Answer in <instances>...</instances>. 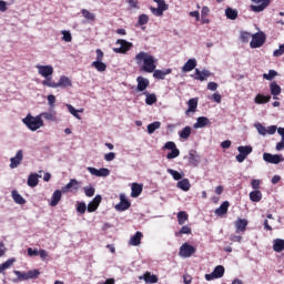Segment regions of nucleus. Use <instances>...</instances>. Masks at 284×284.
<instances>
[{"instance_id": "nucleus-22", "label": "nucleus", "mask_w": 284, "mask_h": 284, "mask_svg": "<svg viewBox=\"0 0 284 284\" xmlns=\"http://www.w3.org/2000/svg\"><path fill=\"white\" fill-rule=\"evenodd\" d=\"M270 91H271V94L273 95V99L276 100L278 99V94H281L282 89H281V85L276 83V81H273L270 83Z\"/></svg>"}, {"instance_id": "nucleus-36", "label": "nucleus", "mask_w": 284, "mask_h": 284, "mask_svg": "<svg viewBox=\"0 0 284 284\" xmlns=\"http://www.w3.org/2000/svg\"><path fill=\"white\" fill-rule=\"evenodd\" d=\"M250 199L253 203H258L263 199V193L260 190L252 191L250 193Z\"/></svg>"}, {"instance_id": "nucleus-15", "label": "nucleus", "mask_w": 284, "mask_h": 284, "mask_svg": "<svg viewBox=\"0 0 284 284\" xmlns=\"http://www.w3.org/2000/svg\"><path fill=\"white\" fill-rule=\"evenodd\" d=\"M88 172L93 176H110V171L105 168L98 170L97 168L89 166Z\"/></svg>"}, {"instance_id": "nucleus-6", "label": "nucleus", "mask_w": 284, "mask_h": 284, "mask_svg": "<svg viewBox=\"0 0 284 284\" xmlns=\"http://www.w3.org/2000/svg\"><path fill=\"white\" fill-rule=\"evenodd\" d=\"M252 146L251 145H245V146H239L237 152H240L239 155H236V161L239 163H243L252 154Z\"/></svg>"}, {"instance_id": "nucleus-35", "label": "nucleus", "mask_w": 284, "mask_h": 284, "mask_svg": "<svg viewBox=\"0 0 284 284\" xmlns=\"http://www.w3.org/2000/svg\"><path fill=\"white\" fill-rule=\"evenodd\" d=\"M91 67L95 68L98 72H105V70H108V64H105L103 61H93Z\"/></svg>"}, {"instance_id": "nucleus-59", "label": "nucleus", "mask_w": 284, "mask_h": 284, "mask_svg": "<svg viewBox=\"0 0 284 284\" xmlns=\"http://www.w3.org/2000/svg\"><path fill=\"white\" fill-rule=\"evenodd\" d=\"M67 108H68L70 114H72V116L81 120V115H79V111H77V109H74V106H72V104H67Z\"/></svg>"}, {"instance_id": "nucleus-1", "label": "nucleus", "mask_w": 284, "mask_h": 284, "mask_svg": "<svg viewBox=\"0 0 284 284\" xmlns=\"http://www.w3.org/2000/svg\"><path fill=\"white\" fill-rule=\"evenodd\" d=\"M135 62L138 65H142L141 67L142 72H148L149 74H152V72L156 70V59L154 58V55L145 51H140L135 55Z\"/></svg>"}, {"instance_id": "nucleus-45", "label": "nucleus", "mask_w": 284, "mask_h": 284, "mask_svg": "<svg viewBox=\"0 0 284 284\" xmlns=\"http://www.w3.org/2000/svg\"><path fill=\"white\" fill-rule=\"evenodd\" d=\"M81 14L84 17V19H87V21H97V17L94 16V13L90 12L87 9H82Z\"/></svg>"}, {"instance_id": "nucleus-28", "label": "nucleus", "mask_w": 284, "mask_h": 284, "mask_svg": "<svg viewBox=\"0 0 284 284\" xmlns=\"http://www.w3.org/2000/svg\"><path fill=\"white\" fill-rule=\"evenodd\" d=\"M196 68V59H189L182 67V72H192Z\"/></svg>"}, {"instance_id": "nucleus-14", "label": "nucleus", "mask_w": 284, "mask_h": 284, "mask_svg": "<svg viewBox=\"0 0 284 284\" xmlns=\"http://www.w3.org/2000/svg\"><path fill=\"white\" fill-rule=\"evenodd\" d=\"M101 201H103V197L101 195H95L87 206L88 212H97V210H99V205H101Z\"/></svg>"}, {"instance_id": "nucleus-55", "label": "nucleus", "mask_w": 284, "mask_h": 284, "mask_svg": "<svg viewBox=\"0 0 284 284\" xmlns=\"http://www.w3.org/2000/svg\"><path fill=\"white\" fill-rule=\"evenodd\" d=\"M84 194L85 196L92 197L94 196V193L97 192V190L94 189V186L90 185V186H84L83 187Z\"/></svg>"}, {"instance_id": "nucleus-49", "label": "nucleus", "mask_w": 284, "mask_h": 284, "mask_svg": "<svg viewBox=\"0 0 284 284\" xmlns=\"http://www.w3.org/2000/svg\"><path fill=\"white\" fill-rule=\"evenodd\" d=\"M166 172L173 176L174 181H181V179H183V174L179 173V171L168 169Z\"/></svg>"}, {"instance_id": "nucleus-21", "label": "nucleus", "mask_w": 284, "mask_h": 284, "mask_svg": "<svg viewBox=\"0 0 284 284\" xmlns=\"http://www.w3.org/2000/svg\"><path fill=\"white\" fill-rule=\"evenodd\" d=\"M189 163L190 165H193V168H196L199 163H201V156H199V153L196 151L192 150L189 153Z\"/></svg>"}, {"instance_id": "nucleus-17", "label": "nucleus", "mask_w": 284, "mask_h": 284, "mask_svg": "<svg viewBox=\"0 0 284 284\" xmlns=\"http://www.w3.org/2000/svg\"><path fill=\"white\" fill-rule=\"evenodd\" d=\"M136 83H138V87H136L138 92H145V90H148L150 85V80L143 77H138Z\"/></svg>"}, {"instance_id": "nucleus-23", "label": "nucleus", "mask_w": 284, "mask_h": 284, "mask_svg": "<svg viewBox=\"0 0 284 284\" xmlns=\"http://www.w3.org/2000/svg\"><path fill=\"white\" fill-rule=\"evenodd\" d=\"M141 239H143V233L138 231L133 236H131L129 245H132L133 247L141 245Z\"/></svg>"}, {"instance_id": "nucleus-41", "label": "nucleus", "mask_w": 284, "mask_h": 284, "mask_svg": "<svg viewBox=\"0 0 284 284\" xmlns=\"http://www.w3.org/2000/svg\"><path fill=\"white\" fill-rule=\"evenodd\" d=\"M187 219H190V215H187V213L185 211H180L178 213L179 225H185V221H187Z\"/></svg>"}, {"instance_id": "nucleus-9", "label": "nucleus", "mask_w": 284, "mask_h": 284, "mask_svg": "<svg viewBox=\"0 0 284 284\" xmlns=\"http://www.w3.org/2000/svg\"><path fill=\"white\" fill-rule=\"evenodd\" d=\"M263 160L266 163H272L273 165H278V163H283L284 158H283V155H278V154L264 153Z\"/></svg>"}, {"instance_id": "nucleus-24", "label": "nucleus", "mask_w": 284, "mask_h": 284, "mask_svg": "<svg viewBox=\"0 0 284 284\" xmlns=\"http://www.w3.org/2000/svg\"><path fill=\"white\" fill-rule=\"evenodd\" d=\"M230 209V202L229 201H224L220 207H217L215 210V214L216 216H225V214H227V210Z\"/></svg>"}, {"instance_id": "nucleus-43", "label": "nucleus", "mask_w": 284, "mask_h": 284, "mask_svg": "<svg viewBox=\"0 0 284 284\" xmlns=\"http://www.w3.org/2000/svg\"><path fill=\"white\" fill-rule=\"evenodd\" d=\"M145 94V103L146 105H154V103H156V94L154 93H148V92H144Z\"/></svg>"}, {"instance_id": "nucleus-53", "label": "nucleus", "mask_w": 284, "mask_h": 284, "mask_svg": "<svg viewBox=\"0 0 284 284\" xmlns=\"http://www.w3.org/2000/svg\"><path fill=\"white\" fill-rule=\"evenodd\" d=\"M41 272L39 270H31L27 272V278L30 281V278H39Z\"/></svg>"}, {"instance_id": "nucleus-20", "label": "nucleus", "mask_w": 284, "mask_h": 284, "mask_svg": "<svg viewBox=\"0 0 284 284\" xmlns=\"http://www.w3.org/2000/svg\"><path fill=\"white\" fill-rule=\"evenodd\" d=\"M55 88H72V80L70 78L62 75L59 81L55 82Z\"/></svg>"}, {"instance_id": "nucleus-37", "label": "nucleus", "mask_w": 284, "mask_h": 284, "mask_svg": "<svg viewBox=\"0 0 284 284\" xmlns=\"http://www.w3.org/2000/svg\"><path fill=\"white\" fill-rule=\"evenodd\" d=\"M273 250L274 252L281 253L284 251V240L276 239L273 242Z\"/></svg>"}, {"instance_id": "nucleus-31", "label": "nucleus", "mask_w": 284, "mask_h": 284, "mask_svg": "<svg viewBox=\"0 0 284 284\" xmlns=\"http://www.w3.org/2000/svg\"><path fill=\"white\" fill-rule=\"evenodd\" d=\"M225 16L231 21H236V19H239V11L229 7L225 9Z\"/></svg>"}, {"instance_id": "nucleus-64", "label": "nucleus", "mask_w": 284, "mask_h": 284, "mask_svg": "<svg viewBox=\"0 0 284 284\" xmlns=\"http://www.w3.org/2000/svg\"><path fill=\"white\" fill-rule=\"evenodd\" d=\"M114 159H116V153L114 152H110L104 155L105 161H114Z\"/></svg>"}, {"instance_id": "nucleus-25", "label": "nucleus", "mask_w": 284, "mask_h": 284, "mask_svg": "<svg viewBox=\"0 0 284 284\" xmlns=\"http://www.w3.org/2000/svg\"><path fill=\"white\" fill-rule=\"evenodd\" d=\"M189 109L185 111V114H190V112H196V108H199V98H192L187 101Z\"/></svg>"}, {"instance_id": "nucleus-34", "label": "nucleus", "mask_w": 284, "mask_h": 284, "mask_svg": "<svg viewBox=\"0 0 284 284\" xmlns=\"http://www.w3.org/2000/svg\"><path fill=\"white\" fill-rule=\"evenodd\" d=\"M39 116L40 119H45V121H57V112L54 111L42 112Z\"/></svg>"}, {"instance_id": "nucleus-3", "label": "nucleus", "mask_w": 284, "mask_h": 284, "mask_svg": "<svg viewBox=\"0 0 284 284\" xmlns=\"http://www.w3.org/2000/svg\"><path fill=\"white\" fill-rule=\"evenodd\" d=\"M115 44L120 45V48H113V52H115V54H128V52H130V50L134 48V44L132 42L123 39H118Z\"/></svg>"}, {"instance_id": "nucleus-5", "label": "nucleus", "mask_w": 284, "mask_h": 284, "mask_svg": "<svg viewBox=\"0 0 284 284\" xmlns=\"http://www.w3.org/2000/svg\"><path fill=\"white\" fill-rule=\"evenodd\" d=\"M267 37L264 32H256L252 36V40L250 42V47L253 49L262 48V45L265 43V40Z\"/></svg>"}, {"instance_id": "nucleus-7", "label": "nucleus", "mask_w": 284, "mask_h": 284, "mask_svg": "<svg viewBox=\"0 0 284 284\" xmlns=\"http://www.w3.org/2000/svg\"><path fill=\"white\" fill-rule=\"evenodd\" d=\"M192 254H196V247L192 246L187 242L180 247V256L183 258H190Z\"/></svg>"}, {"instance_id": "nucleus-63", "label": "nucleus", "mask_w": 284, "mask_h": 284, "mask_svg": "<svg viewBox=\"0 0 284 284\" xmlns=\"http://www.w3.org/2000/svg\"><path fill=\"white\" fill-rule=\"evenodd\" d=\"M47 100H48L49 105L51 108H54V103H57V97L50 94V95H48Z\"/></svg>"}, {"instance_id": "nucleus-44", "label": "nucleus", "mask_w": 284, "mask_h": 284, "mask_svg": "<svg viewBox=\"0 0 284 284\" xmlns=\"http://www.w3.org/2000/svg\"><path fill=\"white\" fill-rule=\"evenodd\" d=\"M159 129H161V122L155 121L148 125V133L154 134V132H156V130H159Z\"/></svg>"}, {"instance_id": "nucleus-16", "label": "nucleus", "mask_w": 284, "mask_h": 284, "mask_svg": "<svg viewBox=\"0 0 284 284\" xmlns=\"http://www.w3.org/2000/svg\"><path fill=\"white\" fill-rule=\"evenodd\" d=\"M10 161H11V164H10L11 170H14V168H19V165H21V161H23V151L19 150L16 156L11 158Z\"/></svg>"}, {"instance_id": "nucleus-26", "label": "nucleus", "mask_w": 284, "mask_h": 284, "mask_svg": "<svg viewBox=\"0 0 284 284\" xmlns=\"http://www.w3.org/2000/svg\"><path fill=\"white\" fill-rule=\"evenodd\" d=\"M61 190H55L51 196V202L50 205L51 207H57V205H59V202L61 201Z\"/></svg>"}, {"instance_id": "nucleus-32", "label": "nucleus", "mask_w": 284, "mask_h": 284, "mask_svg": "<svg viewBox=\"0 0 284 284\" xmlns=\"http://www.w3.org/2000/svg\"><path fill=\"white\" fill-rule=\"evenodd\" d=\"M16 262L17 258L12 257L0 264V274H3L6 270H10V267H12V265H14Z\"/></svg>"}, {"instance_id": "nucleus-61", "label": "nucleus", "mask_w": 284, "mask_h": 284, "mask_svg": "<svg viewBox=\"0 0 284 284\" xmlns=\"http://www.w3.org/2000/svg\"><path fill=\"white\" fill-rule=\"evenodd\" d=\"M85 210H88V206L85 205V202H80L77 206V211L80 214H83L85 212Z\"/></svg>"}, {"instance_id": "nucleus-2", "label": "nucleus", "mask_w": 284, "mask_h": 284, "mask_svg": "<svg viewBox=\"0 0 284 284\" xmlns=\"http://www.w3.org/2000/svg\"><path fill=\"white\" fill-rule=\"evenodd\" d=\"M22 123H24L31 132H37V130L43 128V120L41 119V115L32 116V114H28L22 120Z\"/></svg>"}, {"instance_id": "nucleus-4", "label": "nucleus", "mask_w": 284, "mask_h": 284, "mask_svg": "<svg viewBox=\"0 0 284 284\" xmlns=\"http://www.w3.org/2000/svg\"><path fill=\"white\" fill-rule=\"evenodd\" d=\"M162 150H171V152L166 154V159L169 160L176 159L181 154V151L179 150V148H176V143H174L173 141L166 142Z\"/></svg>"}, {"instance_id": "nucleus-56", "label": "nucleus", "mask_w": 284, "mask_h": 284, "mask_svg": "<svg viewBox=\"0 0 284 284\" xmlns=\"http://www.w3.org/2000/svg\"><path fill=\"white\" fill-rule=\"evenodd\" d=\"M42 85H47V88H57V82L52 81V77H48L42 81Z\"/></svg>"}, {"instance_id": "nucleus-30", "label": "nucleus", "mask_w": 284, "mask_h": 284, "mask_svg": "<svg viewBox=\"0 0 284 284\" xmlns=\"http://www.w3.org/2000/svg\"><path fill=\"white\" fill-rule=\"evenodd\" d=\"M176 187H179L183 192H190L192 184H190L189 179H182L180 182H178Z\"/></svg>"}, {"instance_id": "nucleus-52", "label": "nucleus", "mask_w": 284, "mask_h": 284, "mask_svg": "<svg viewBox=\"0 0 284 284\" xmlns=\"http://www.w3.org/2000/svg\"><path fill=\"white\" fill-rule=\"evenodd\" d=\"M150 21V17L148 14L143 13L139 16L138 24L139 26H148V22Z\"/></svg>"}, {"instance_id": "nucleus-54", "label": "nucleus", "mask_w": 284, "mask_h": 284, "mask_svg": "<svg viewBox=\"0 0 284 284\" xmlns=\"http://www.w3.org/2000/svg\"><path fill=\"white\" fill-rule=\"evenodd\" d=\"M275 77H278V72L274 70H270L268 73L263 74V79H265L266 81H272Z\"/></svg>"}, {"instance_id": "nucleus-19", "label": "nucleus", "mask_w": 284, "mask_h": 284, "mask_svg": "<svg viewBox=\"0 0 284 284\" xmlns=\"http://www.w3.org/2000/svg\"><path fill=\"white\" fill-rule=\"evenodd\" d=\"M142 192H143V184L133 183L131 185V196H132V199H136V197L141 196Z\"/></svg>"}, {"instance_id": "nucleus-51", "label": "nucleus", "mask_w": 284, "mask_h": 284, "mask_svg": "<svg viewBox=\"0 0 284 284\" xmlns=\"http://www.w3.org/2000/svg\"><path fill=\"white\" fill-rule=\"evenodd\" d=\"M150 10L152 14H154L155 17H163V12H165L166 9H163L161 7H158V8L150 7Z\"/></svg>"}, {"instance_id": "nucleus-8", "label": "nucleus", "mask_w": 284, "mask_h": 284, "mask_svg": "<svg viewBox=\"0 0 284 284\" xmlns=\"http://www.w3.org/2000/svg\"><path fill=\"white\" fill-rule=\"evenodd\" d=\"M36 68L38 70V74L44 79H48V77H52V74H54V68L52 65L37 64Z\"/></svg>"}, {"instance_id": "nucleus-58", "label": "nucleus", "mask_w": 284, "mask_h": 284, "mask_svg": "<svg viewBox=\"0 0 284 284\" xmlns=\"http://www.w3.org/2000/svg\"><path fill=\"white\" fill-rule=\"evenodd\" d=\"M61 34H63L62 41H65V43H70L72 41V33H70V31L63 30L61 31Z\"/></svg>"}, {"instance_id": "nucleus-47", "label": "nucleus", "mask_w": 284, "mask_h": 284, "mask_svg": "<svg viewBox=\"0 0 284 284\" xmlns=\"http://www.w3.org/2000/svg\"><path fill=\"white\" fill-rule=\"evenodd\" d=\"M213 273L215 274V277L217 278H223L224 274H225V267L223 265H217Z\"/></svg>"}, {"instance_id": "nucleus-12", "label": "nucleus", "mask_w": 284, "mask_h": 284, "mask_svg": "<svg viewBox=\"0 0 284 284\" xmlns=\"http://www.w3.org/2000/svg\"><path fill=\"white\" fill-rule=\"evenodd\" d=\"M132 204L130 203V201H128V199H125L124 194H120V203L115 205V210L118 212H125V210H130V206Z\"/></svg>"}, {"instance_id": "nucleus-62", "label": "nucleus", "mask_w": 284, "mask_h": 284, "mask_svg": "<svg viewBox=\"0 0 284 284\" xmlns=\"http://www.w3.org/2000/svg\"><path fill=\"white\" fill-rule=\"evenodd\" d=\"M155 3H158V8H162L164 10H168L169 6L165 3V0H153Z\"/></svg>"}, {"instance_id": "nucleus-42", "label": "nucleus", "mask_w": 284, "mask_h": 284, "mask_svg": "<svg viewBox=\"0 0 284 284\" xmlns=\"http://www.w3.org/2000/svg\"><path fill=\"white\" fill-rule=\"evenodd\" d=\"M191 134H192V128L185 126L180 131V139H184V141H187Z\"/></svg>"}, {"instance_id": "nucleus-60", "label": "nucleus", "mask_w": 284, "mask_h": 284, "mask_svg": "<svg viewBox=\"0 0 284 284\" xmlns=\"http://www.w3.org/2000/svg\"><path fill=\"white\" fill-rule=\"evenodd\" d=\"M284 54V43L280 45L278 49H276L274 52H273V57H283Z\"/></svg>"}, {"instance_id": "nucleus-39", "label": "nucleus", "mask_w": 284, "mask_h": 284, "mask_svg": "<svg viewBox=\"0 0 284 284\" xmlns=\"http://www.w3.org/2000/svg\"><path fill=\"white\" fill-rule=\"evenodd\" d=\"M143 278L145 283H159V277L155 274H151L150 272L144 273Z\"/></svg>"}, {"instance_id": "nucleus-11", "label": "nucleus", "mask_w": 284, "mask_h": 284, "mask_svg": "<svg viewBox=\"0 0 284 284\" xmlns=\"http://www.w3.org/2000/svg\"><path fill=\"white\" fill-rule=\"evenodd\" d=\"M209 77H212V72H210L207 69H203L202 71L195 69V73L192 75L195 81H207Z\"/></svg>"}, {"instance_id": "nucleus-40", "label": "nucleus", "mask_w": 284, "mask_h": 284, "mask_svg": "<svg viewBox=\"0 0 284 284\" xmlns=\"http://www.w3.org/2000/svg\"><path fill=\"white\" fill-rule=\"evenodd\" d=\"M72 187L74 190H79V181L74 179L70 180V182L64 187H62V192H68V190H72Z\"/></svg>"}, {"instance_id": "nucleus-29", "label": "nucleus", "mask_w": 284, "mask_h": 284, "mask_svg": "<svg viewBox=\"0 0 284 284\" xmlns=\"http://www.w3.org/2000/svg\"><path fill=\"white\" fill-rule=\"evenodd\" d=\"M272 100V95H263L261 93H258L254 101L257 105H263L265 103H270V101Z\"/></svg>"}, {"instance_id": "nucleus-27", "label": "nucleus", "mask_w": 284, "mask_h": 284, "mask_svg": "<svg viewBox=\"0 0 284 284\" xmlns=\"http://www.w3.org/2000/svg\"><path fill=\"white\" fill-rule=\"evenodd\" d=\"M168 74H172V69H166L165 71L154 69L153 71L154 79H159L161 81H163Z\"/></svg>"}, {"instance_id": "nucleus-38", "label": "nucleus", "mask_w": 284, "mask_h": 284, "mask_svg": "<svg viewBox=\"0 0 284 284\" xmlns=\"http://www.w3.org/2000/svg\"><path fill=\"white\" fill-rule=\"evenodd\" d=\"M11 195H12L14 203H17L18 205H26V199H23V196H21V194H19V192L12 191Z\"/></svg>"}, {"instance_id": "nucleus-50", "label": "nucleus", "mask_w": 284, "mask_h": 284, "mask_svg": "<svg viewBox=\"0 0 284 284\" xmlns=\"http://www.w3.org/2000/svg\"><path fill=\"white\" fill-rule=\"evenodd\" d=\"M183 234H192V229L187 225H184L179 232H175V236H183Z\"/></svg>"}, {"instance_id": "nucleus-18", "label": "nucleus", "mask_w": 284, "mask_h": 284, "mask_svg": "<svg viewBox=\"0 0 284 284\" xmlns=\"http://www.w3.org/2000/svg\"><path fill=\"white\" fill-rule=\"evenodd\" d=\"M212 122H210V119L205 118V116H200L196 120V123L193 124V128L195 130H199L201 128H207V125H211Z\"/></svg>"}, {"instance_id": "nucleus-46", "label": "nucleus", "mask_w": 284, "mask_h": 284, "mask_svg": "<svg viewBox=\"0 0 284 284\" xmlns=\"http://www.w3.org/2000/svg\"><path fill=\"white\" fill-rule=\"evenodd\" d=\"M253 34L247 31H241L240 40L242 43H250V39H252Z\"/></svg>"}, {"instance_id": "nucleus-48", "label": "nucleus", "mask_w": 284, "mask_h": 284, "mask_svg": "<svg viewBox=\"0 0 284 284\" xmlns=\"http://www.w3.org/2000/svg\"><path fill=\"white\" fill-rule=\"evenodd\" d=\"M13 274L18 277V280H13V283L18 281H28V273L21 271H13Z\"/></svg>"}, {"instance_id": "nucleus-10", "label": "nucleus", "mask_w": 284, "mask_h": 284, "mask_svg": "<svg viewBox=\"0 0 284 284\" xmlns=\"http://www.w3.org/2000/svg\"><path fill=\"white\" fill-rule=\"evenodd\" d=\"M252 2L256 3L251 6V10L253 12H263V10L270 6L272 0H252Z\"/></svg>"}, {"instance_id": "nucleus-13", "label": "nucleus", "mask_w": 284, "mask_h": 284, "mask_svg": "<svg viewBox=\"0 0 284 284\" xmlns=\"http://www.w3.org/2000/svg\"><path fill=\"white\" fill-rule=\"evenodd\" d=\"M248 221L246 219L239 217L235 222V232L240 234V232H245L247 230Z\"/></svg>"}, {"instance_id": "nucleus-57", "label": "nucleus", "mask_w": 284, "mask_h": 284, "mask_svg": "<svg viewBox=\"0 0 284 284\" xmlns=\"http://www.w3.org/2000/svg\"><path fill=\"white\" fill-rule=\"evenodd\" d=\"M255 128H256L258 134H261L262 136H265L267 134V129L263 124L255 123Z\"/></svg>"}, {"instance_id": "nucleus-33", "label": "nucleus", "mask_w": 284, "mask_h": 284, "mask_svg": "<svg viewBox=\"0 0 284 284\" xmlns=\"http://www.w3.org/2000/svg\"><path fill=\"white\" fill-rule=\"evenodd\" d=\"M29 187H37L39 185V174L31 173L27 180Z\"/></svg>"}]
</instances>
